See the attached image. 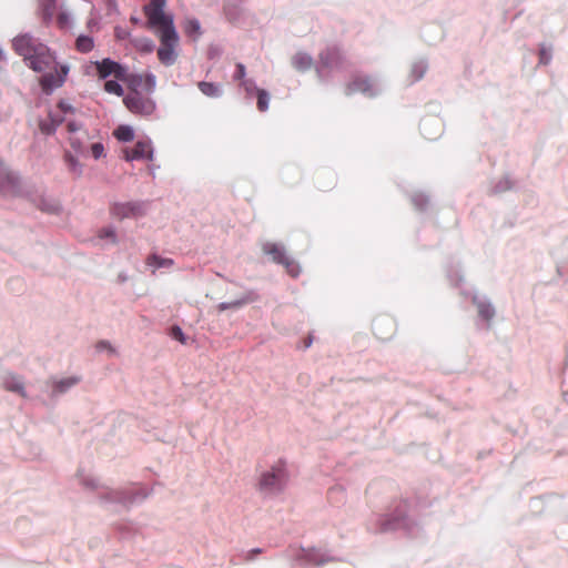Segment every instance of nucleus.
<instances>
[{"instance_id": "11", "label": "nucleus", "mask_w": 568, "mask_h": 568, "mask_svg": "<svg viewBox=\"0 0 568 568\" xmlns=\"http://www.w3.org/2000/svg\"><path fill=\"white\" fill-rule=\"evenodd\" d=\"M69 130L71 132V145L80 152L84 151L89 143L93 140V138L85 130H82L80 125L73 122L69 123Z\"/></svg>"}, {"instance_id": "1", "label": "nucleus", "mask_w": 568, "mask_h": 568, "mask_svg": "<svg viewBox=\"0 0 568 568\" xmlns=\"http://www.w3.org/2000/svg\"><path fill=\"white\" fill-rule=\"evenodd\" d=\"M13 48L29 62L31 69L44 73L41 79L43 90L50 92L63 84L69 67L57 63L43 44L37 43L28 36H19L13 39Z\"/></svg>"}, {"instance_id": "9", "label": "nucleus", "mask_w": 568, "mask_h": 568, "mask_svg": "<svg viewBox=\"0 0 568 568\" xmlns=\"http://www.w3.org/2000/svg\"><path fill=\"white\" fill-rule=\"evenodd\" d=\"M155 77L153 74L145 75H129L128 85L130 88V93L139 94H149L155 88Z\"/></svg>"}, {"instance_id": "4", "label": "nucleus", "mask_w": 568, "mask_h": 568, "mask_svg": "<svg viewBox=\"0 0 568 568\" xmlns=\"http://www.w3.org/2000/svg\"><path fill=\"white\" fill-rule=\"evenodd\" d=\"M95 68L99 77L105 80V92L121 97L123 94V89L119 82L128 84L129 73L126 70L116 62L109 59H104L101 62H95Z\"/></svg>"}, {"instance_id": "23", "label": "nucleus", "mask_w": 568, "mask_h": 568, "mask_svg": "<svg viewBox=\"0 0 568 568\" xmlns=\"http://www.w3.org/2000/svg\"><path fill=\"white\" fill-rule=\"evenodd\" d=\"M92 47H93V41L91 38L82 36L77 39V48L80 51L88 52L92 49Z\"/></svg>"}, {"instance_id": "24", "label": "nucleus", "mask_w": 568, "mask_h": 568, "mask_svg": "<svg viewBox=\"0 0 568 568\" xmlns=\"http://www.w3.org/2000/svg\"><path fill=\"white\" fill-rule=\"evenodd\" d=\"M90 151H91V155L95 160H99L105 155L104 146L100 142H91Z\"/></svg>"}, {"instance_id": "28", "label": "nucleus", "mask_w": 568, "mask_h": 568, "mask_svg": "<svg viewBox=\"0 0 568 568\" xmlns=\"http://www.w3.org/2000/svg\"><path fill=\"white\" fill-rule=\"evenodd\" d=\"M97 349L101 353H106L108 355H113L115 353L114 347L108 341H101L97 344Z\"/></svg>"}, {"instance_id": "33", "label": "nucleus", "mask_w": 568, "mask_h": 568, "mask_svg": "<svg viewBox=\"0 0 568 568\" xmlns=\"http://www.w3.org/2000/svg\"><path fill=\"white\" fill-rule=\"evenodd\" d=\"M61 121H62V118H53V122H54V123H59V122H61Z\"/></svg>"}, {"instance_id": "5", "label": "nucleus", "mask_w": 568, "mask_h": 568, "mask_svg": "<svg viewBox=\"0 0 568 568\" xmlns=\"http://www.w3.org/2000/svg\"><path fill=\"white\" fill-rule=\"evenodd\" d=\"M93 245L98 246H128L130 245L126 236L119 233L113 226H104L98 230Z\"/></svg>"}, {"instance_id": "3", "label": "nucleus", "mask_w": 568, "mask_h": 568, "mask_svg": "<svg viewBox=\"0 0 568 568\" xmlns=\"http://www.w3.org/2000/svg\"><path fill=\"white\" fill-rule=\"evenodd\" d=\"M287 480L288 470L286 462L277 459L268 468L260 470L256 486L263 493L273 494L282 490Z\"/></svg>"}, {"instance_id": "25", "label": "nucleus", "mask_w": 568, "mask_h": 568, "mask_svg": "<svg viewBox=\"0 0 568 568\" xmlns=\"http://www.w3.org/2000/svg\"><path fill=\"white\" fill-rule=\"evenodd\" d=\"M185 32L191 37H196L200 33V23L192 19L185 22Z\"/></svg>"}, {"instance_id": "22", "label": "nucleus", "mask_w": 568, "mask_h": 568, "mask_svg": "<svg viewBox=\"0 0 568 568\" xmlns=\"http://www.w3.org/2000/svg\"><path fill=\"white\" fill-rule=\"evenodd\" d=\"M135 47L140 51L143 52H151L154 48V43L151 39L148 38H140L135 40Z\"/></svg>"}, {"instance_id": "21", "label": "nucleus", "mask_w": 568, "mask_h": 568, "mask_svg": "<svg viewBox=\"0 0 568 568\" xmlns=\"http://www.w3.org/2000/svg\"><path fill=\"white\" fill-rule=\"evenodd\" d=\"M199 88L201 90V92L207 97H216L220 94V89L212 84V83H207V82H201L199 84Z\"/></svg>"}, {"instance_id": "16", "label": "nucleus", "mask_w": 568, "mask_h": 568, "mask_svg": "<svg viewBox=\"0 0 568 568\" xmlns=\"http://www.w3.org/2000/svg\"><path fill=\"white\" fill-rule=\"evenodd\" d=\"M3 385L7 389L24 395V383L21 377L8 374L3 381Z\"/></svg>"}, {"instance_id": "32", "label": "nucleus", "mask_w": 568, "mask_h": 568, "mask_svg": "<svg viewBox=\"0 0 568 568\" xmlns=\"http://www.w3.org/2000/svg\"><path fill=\"white\" fill-rule=\"evenodd\" d=\"M41 129H42V131H43V132H45V133H50V132L52 131V129H51V128H49V126H42Z\"/></svg>"}, {"instance_id": "14", "label": "nucleus", "mask_w": 568, "mask_h": 568, "mask_svg": "<svg viewBox=\"0 0 568 568\" xmlns=\"http://www.w3.org/2000/svg\"><path fill=\"white\" fill-rule=\"evenodd\" d=\"M80 376L77 375H69V376H62L59 378H54L52 381V387L53 392L62 394L74 387L80 383Z\"/></svg>"}, {"instance_id": "31", "label": "nucleus", "mask_w": 568, "mask_h": 568, "mask_svg": "<svg viewBox=\"0 0 568 568\" xmlns=\"http://www.w3.org/2000/svg\"><path fill=\"white\" fill-rule=\"evenodd\" d=\"M59 109L61 110V112H63L64 114H67L68 112H71L72 110V106L69 102L67 101H62L60 102L59 104Z\"/></svg>"}, {"instance_id": "27", "label": "nucleus", "mask_w": 568, "mask_h": 568, "mask_svg": "<svg viewBox=\"0 0 568 568\" xmlns=\"http://www.w3.org/2000/svg\"><path fill=\"white\" fill-rule=\"evenodd\" d=\"M84 487L92 489V490H99L104 487L103 483L99 478L88 477L83 480Z\"/></svg>"}, {"instance_id": "7", "label": "nucleus", "mask_w": 568, "mask_h": 568, "mask_svg": "<svg viewBox=\"0 0 568 568\" xmlns=\"http://www.w3.org/2000/svg\"><path fill=\"white\" fill-rule=\"evenodd\" d=\"M471 301L476 308L477 316L481 321L489 323L495 317V307L485 294L478 291H473Z\"/></svg>"}, {"instance_id": "10", "label": "nucleus", "mask_w": 568, "mask_h": 568, "mask_svg": "<svg viewBox=\"0 0 568 568\" xmlns=\"http://www.w3.org/2000/svg\"><path fill=\"white\" fill-rule=\"evenodd\" d=\"M124 104L132 112L141 114H150L154 110V103L149 98L143 97V94L129 93L124 99Z\"/></svg>"}, {"instance_id": "13", "label": "nucleus", "mask_w": 568, "mask_h": 568, "mask_svg": "<svg viewBox=\"0 0 568 568\" xmlns=\"http://www.w3.org/2000/svg\"><path fill=\"white\" fill-rule=\"evenodd\" d=\"M172 263L173 260L165 256L163 251L152 253L146 258V265L152 272L166 270L172 265Z\"/></svg>"}, {"instance_id": "20", "label": "nucleus", "mask_w": 568, "mask_h": 568, "mask_svg": "<svg viewBox=\"0 0 568 568\" xmlns=\"http://www.w3.org/2000/svg\"><path fill=\"white\" fill-rule=\"evenodd\" d=\"M113 134L119 141L129 142L134 138V130L129 125H120Z\"/></svg>"}, {"instance_id": "8", "label": "nucleus", "mask_w": 568, "mask_h": 568, "mask_svg": "<svg viewBox=\"0 0 568 568\" xmlns=\"http://www.w3.org/2000/svg\"><path fill=\"white\" fill-rule=\"evenodd\" d=\"M126 161L144 160L152 161L154 159V149L149 140L139 141L133 148L123 151Z\"/></svg>"}, {"instance_id": "19", "label": "nucleus", "mask_w": 568, "mask_h": 568, "mask_svg": "<svg viewBox=\"0 0 568 568\" xmlns=\"http://www.w3.org/2000/svg\"><path fill=\"white\" fill-rule=\"evenodd\" d=\"M293 64L297 70L304 71L312 67V59L305 52H300L294 55Z\"/></svg>"}, {"instance_id": "18", "label": "nucleus", "mask_w": 568, "mask_h": 568, "mask_svg": "<svg viewBox=\"0 0 568 568\" xmlns=\"http://www.w3.org/2000/svg\"><path fill=\"white\" fill-rule=\"evenodd\" d=\"M40 209L50 214H58L61 211V204L54 197H43L40 203Z\"/></svg>"}, {"instance_id": "15", "label": "nucleus", "mask_w": 568, "mask_h": 568, "mask_svg": "<svg viewBox=\"0 0 568 568\" xmlns=\"http://www.w3.org/2000/svg\"><path fill=\"white\" fill-rule=\"evenodd\" d=\"M135 206L131 203H114L111 207V214L118 220H123L133 216Z\"/></svg>"}, {"instance_id": "17", "label": "nucleus", "mask_w": 568, "mask_h": 568, "mask_svg": "<svg viewBox=\"0 0 568 568\" xmlns=\"http://www.w3.org/2000/svg\"><path fill=\"white\" fill-rule=\"evenodd\" d=\"M427 71V64L424 61H417L410 65L408 82L414 83L420 80Z\"/></svg>"}, {"instance_id": "6", "label": "nucleus", "mask_w": 568, "mask_h": 568, "mask_svg": "<svg viewBox=\"0 0 568 568\" xmlns=\"http://www.w3.org/2000/svg\"><path fill=\"white\" fill-rule=\"evenodd\" d=\"M347 92H361L367 97H375L382 92V85L377 79L371 77H359L349 83Z\"/></svg>"}, {"instance_id": "26", "label": "nucleus", "mask_w": 568, "mask_h": 568, "mask_svg": "<svg viewBox=\"0 0 568 568\" xmlns=\"http://www.w3.org/2000/svg\"><path fill=\"white\" fill-rule=\"evenodd\" d=\"M270 97L264 90L257 91V106L261 111H265L268 108Z\"/></svg>"}, {"instance_id": "30", "label": "nucleus", "mask_w": 568, "mask_h": 568, "mask_svg": "<svg viewBox=\"0 0 568 568\" xmlns=\"http://www.w3.org/2000/svg\"><path fill=\"white\" fill-rule=\"evenodd\" d=\"M436 123V131L435 132H428L427 130V124L424 123L423 124V132L424 134L428 138V139H434L437 134H439L440 132V129H442V124L438 120L435 121Z\"/></svg>"}, {"instance_id": "12", "label": "nucleus", "mask_w": 568, "mask_h": 568, "mask_svg": "<svg viewBox=\"0 0 568 568\" xmlns=\"http://www.w3.org/2000/svg\"><path fill=\"white\" fill-rule=\"evenodd\" d=\"M286 253V251H266L270 261L282 264L292 276H296L300 273V266Z\"/></svg>"}, {"instance_id": "29", "label": "nucleus", "mask_w": 568, "mask_h": 568, "mask_svg": "<svg viewBox=\"0 0 568 568\" xmlns=\"http://www.w3.org/2000/svg\"><path fill=\"white\" fill-rule=\"evenodd\" d=\"M171 336L182 344H186V337L179 326H174L171 331Z\"/></svg>"}, {"instance_id": "2", "label": "nucleus", "mask_w": 568, "mask_h": 568, "mask_svg": "<svg viewBox=\"0 0 568 568\" xmlns=\"http://www.w3.org/2000/svg\"><path fill=\"white\" fill-rule=\"evenodd\" d=\"M165 0H150L144 7L150 28L155 30L160 40L159 61L172 65L180 54V39L173 27L172 18L164 11Z\"/></svg>"}]
</instances>
